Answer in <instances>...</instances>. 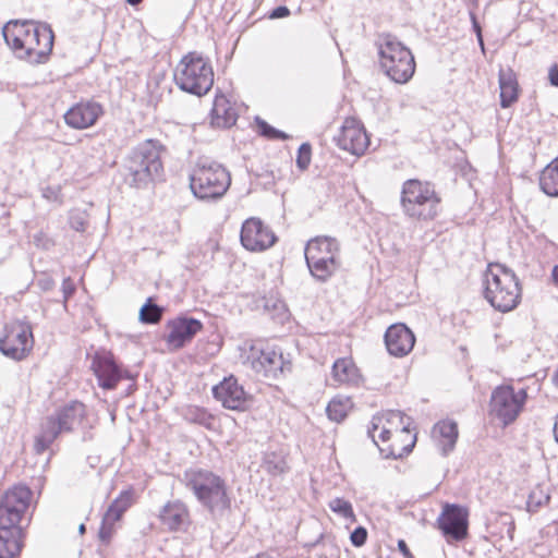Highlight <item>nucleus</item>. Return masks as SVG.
<instances>
[{
    "instance_id": "43",
    "label": "nucleus",
    "mask_w": 558,
    "mask_h": 558,
    "mask_svg": "<svg viewBox=\"0 0 558 558\" xmlns=\"http://www.w3.org/2000/svg\"><path fill=\"white\" fill-rule=\"evenodd\" d=\"M113 524L114 522H106L105 517H102L101 526L99 529V538L102 542H108L113 533Z\"/></svg>"
},
{
    "instance_id": "30",
    "label": "nucleus",
    "mask_w": 558,
    "mask_h": 558,
    "mask_svg": "<svg viewBox=\"0 0 558 558\" xmlns=\"http://www.w3.org/2000/svg\"><path fill=\"white\" fill-rule=\"evenodd\" d=\"M332 378L338 384L356 385L359 369L350 359H338L332 365Z\"/></svg>"
},
{
    "instance_id": "51",
    "label": "nucleus",
    "mask_w": 558,
    "mask_h": 558,
    "mask_svg": "<svg viewBox=\"0 0 558 558\" xmlns=\"http://www.w3.org/2000/svg\"><path fill=\"white\" fill-rule=\"evenodd\" d=\"M551 279L556 287H558V264L551 270Z\"/></svg>"
},
{
    "instance_id": "6",
    "label": "nucleus",
    "mask_w": 558,
    "mask_h": 558,
    "mask_svg": "<svg viewBox=\"0 0 558 558\" xmlns=\"http://www.w3.org/2000/svg\"><path fill=\"white\" fill-rule=\"evenodd\" d=\"M379 66L398 84L408 83L415 72V60L411 50L397 36L384 33L376 40Z\"/></svg>"
},
{
    "instance_id": "4",
    "label": "nucleus",
    "mask_w": 558,
    "mask_h": 558,
    "mask_svg": "<svg viewBox=\"0 0 558 558\" xmlns=\"http://www.w3.org/2000/svg\"><path fill=\"white\" fill-rule=\"evenodd\" d=\"M162 145L147 140L132 149L124 161V181L134 187H144L160 175L163 167L160 153Z\"/></svg>"
},
{
    "instance_id": "34",
    "label": "nucleus",
    "mask_w": 558,
    "mask_h": 558,
    "mask_svg": "<svg viewBox=\"0 0 558 558\" xmlns=\"http://www.w3.org/2000/svg\"><path fill=\"white\" fill-rule=\"evenodd\" d=\"M368 436L372 438L374 444L380 449L377 438L380 439L381 442L390 441L393 442V433L388 429L387 425L383 423L381 418H373L371 425L367 429Z\"/></svg>"
},
{
    "instance_id": "15",
    "label": "nucleus",
    "mask_w": 558,
    "mask_h": 558,
    "mask_svg": "<svg viewBox=\"0 0 558 558\" xmlns=\"http://www.w3.org/2000/svg\"><path fill=\"white\" fill-rule=\"evenodd\" d=\"M241 244L251 252H262L271 247L277 236L272 230L258 218L246 219L241 228Z\"/></svg>"
},
{
    "instance_id": "3",
    "label": "nucleus",
    "mask_w": 558,
    "mask_h": 558,
    "mask_svg": "<svg viewBox=\"0 0 558 558\" xmlns=\"http://www.w3.org/2000/svg\"><path fill=\"white\" fill-rule=\"evenodd\" d=\"M230 185L231 174L223 165L210 157L197 158L190 173V189L196 198L205 202L219 201Z\"/></svg>"
},
{
    "instance_id": "17",
    "label": "nucleus",
    "mask_w": 558,
    "mask_h": 558,
    "mask_svg": "<svg viewBox=\"0 0 558 558\" xmlns=\"http://www.w3.org/2000/svg\"><path fill=\"white\" fill-rule=\"evenodd\" d=\"M337 146L352 155H363L369 145V140L364 126L355 119H347L337 136Z\"/></svg>"
},
{
    "instance_id": "37",
    "label": "nucleus",
    "mask_w": 558,
    "mask_h": 558,
    "mask_svg": "<svg viewBox=\"0 0 558 558\" xmlns=\"http://www.w3.org/2000/svg\"><path fill=\"white\" fill-rule=\"evenodd\" d=\"M185 418L192 423L202 425L207 429L213 428L214 416L203 408H189L185 413Z\"/></svg>"
},
{
    "instance_id": "44",
    "label": "nucleus",
    "mask_w": 558,
    "mask_h": 558,
    "mask_svg": "<svg viewBox=\"0 0 558 558\" xmlns=\"http://www.w3.org/2000/svg\"><path fill=\"white\" fill-rule=\"evenodd\" d=\"M75 292V284L70 277L64 278L62 282V293L64 302H66Z\"/></svg>"
},
{
    "instance_id": "56",
    "label": "nucleus",
    "mask_w": 558,
    "mask_h": 558,
    "mask_svg": "<svg viewBox=\"0 0 558 558\" xmlns=\"http://www.w3.org/2000/svg\"><path fill=\"white\" fill-rule=\"evenodd\" d=\"M405 439H407L405 437H403V438H399V439L397 440V442L399 444V446H403V445H405V444H407V440H405Z\"/></svg>"
},
{
    "instance_id": "32",
    "label": "nucleus",
    "mask_w": 558,
    "mask_h": 558,
    "mask_svg": "<svg viewBox=\"0 0 558 558\" xmlns=\"http://www.w3.org/2000/svg\"><path fill=\"white\" fill-rule=\"evenodd\" d=\"M352 407L353 402L349 397L337 396L328 403L326 412L329 420L340 423L347 417Z\"/></svg>"
},
{
    "instance_id": "21",
    "label": "nucleus",
    "mask_w": 558,
    "mask_h": 558,
    "mask_svg": "<svg viewBox=\"0 0 558 558\" xmlns=\"http://www.w3.org/2000/svg\"><path fill=\"white\" fill-rule=\"evenodd\" d=\"M92 369L97 377L98 385L110 390L116 388L117 384L122 379V371L109 355L96 354L92 361Z\"/></svg>"
},
{
    "instance_id": "8",
    "label": "nucleus",
    "mask_w": 558,
    "mask_h": 558,
    "mask_svg": "<svg viewBox=\"0 0 558 558\" xmlns=\"http://www.w3.org/2000/svg\"><path fill=\"white\" fill-rule=\"evenodd\" d=\"M400 205L411 219L432 220L438 214L440 197L432 183L409 179L402 184Z\"/></svg>"
},
{
    "instance_id": "28",
    "label": "nucleus",
    "mask_w": 558,
    "mask_h": 558,
    "mask_svg": "<svg viewBox=\"0 0 558 558\" xmlns=\"http://www.w3.org/2000/svg\"><path fill=\"white\" fill-rule=\"evenodd\" d=\"M305 260L311 275L322 282L327 281L340 267L339 259H324L316 256L308 257L307 255L305 256Z\"/></svg>"
},
{
    "instance_id": "24",
    "label": "nucleus",
    "mask_w": 558,
    "mask_h": 558,
    "mask_svg": "<svg viewBox=\"0 0 558 558\" xmlns=\"http://www.w3.org/2000/svg\"><path fill=\"white\" fill-rule=\"evenodd\" d=\"M159 518L169 530L178 531L189 524L190 515L187 507L182 501L175 500L163 506Z\"/></svg>"
},
{
    "instance_id": "18",
    "label": "nucleus",
    "mask_w": 558,
    "mask_h": 558,
    "mask_svg": "<svg viewBox=\"0 0 558 558\" xmlns=\"http://www.w3.org/2000/svg\"><path fill=\"white\" fill-rule=\"evenodd\" d=\"M213 395L227 409L243 411L247 407V395L233 376L225 378L220 384L214 386Z\"/></svg>"
},
{
    "instance_id": "45",
    "label": "nucleus",
    "mask_w": 558,
    "mask_h": 558,
    "mask_svg": "<svg viewBox=\"0 0 558 558\" xmlns=\"http://www.w3.org/2000/svg\"><path fill=\"white\" fill-rule=\"evenodd\" d=\"M54 284H56L54 280L50 276L45 275V274L40 278L37 279V286L43 291L51 290L54 287Z\"/></svg>"
},
{
    "instance_id": "16",
    "label": "nucleus",
    "mask_w": 558,
    "mask_h": 558,
    "mask_svg": "<svg viewBox=\"0 0 558 558\" xmlns=\"http://www.w3.org/2000/svg\"><path fill=\"white\" fill-rule=\"evenodd\" d=\"M166 327L169 330L168 335L165 337L168 348L172 351H177L193 340L203 329V324L201 320L193 317L178 316L168 320Z\"/></svg>"
},
{
    "instance_id": "57",
    "label": "nucleus",
    "mask_w": 558,
    "mask_h": 558,
    "mask_svg": "<svg viewBox=\"0 0 558 558\" xmlns=\"http://www.w3.org/2000/svg\"><path fill=\"white\" fill-rule=\"evenodd\" d=\"M554 381H555L556 386L558 387V369L554 376Z\"/></svg>"
},
{
    "instance_id": "52",
    "label": "nucleus",
    "mask_w": 558,
    "mask_h": 558,
    "mask_svg": "<svg viewBox=\"0 0 558 558\" xmlns=\"http://www.w3.org/2000/svg\"><path fill=\"white\" fill-rule=\"evenodd\" d=\"M554 435H555L556 441L558 442V414H557L556 422L554 425Z\"/></svg>"
},
{
    "instance_id": "40",
    "label": "nucleus",
    "mask_w": 558,
    "mask_h": 558,
    "mask_svg": "<svg viewBox=\"0 0 558 558\" xmlns=\"http://www.w3.org/2000/svg\"><path fill=\"white\" fill-rule=\"evenodd\" d=\"M70 227L77 232H85L88 227V215L84 210L74 209L69 215Z\"/></svg>"
},
{
    "instance_id": "25",
    "label": "nucleus",
    "mask_w": 558,
    "mask_h": 558,
    "mask_svg": "<svg viewBox=\"0 0 558 558\" xmlns=\"http://www.w3.org/2000/svg\"><path fill=\"white\" fill-rule=\"evenodd\" d=\"M500 106L511 107L519 98V84L512 69H500L498 74Z\"/></svg>"
},
{
    "instance_id": "11",
    "label": "nucleus",
    "mask_w": 558,
    "mask_h": 558,
    "mask_svg": "<svg viewBox=\"0 0 558 558\" xmlns=\"http://www.w3.org/2000/svg\"><path fill=\"white\" fill-rule=\"evenodd\" d=\"M373 418H381L388 429L393 433V442L386 448H380V452L385 458L401 459L412 452L416 434L412 433L410 425L411 418L398 410H389L381 415Z\"/></svg>"
},
{
    "instance_id": "20",
    "label": "nucleus",
    "mask_w": 558,
    "mask_h": 558,
    "mask_svg": "<svg viewBox=\"0 0 558 558\" xmlns=\"http://www.w3.org/2000/svg\"><path fill=\"white\" fill-rule=\"evenodd\" d=\"M415 343V336L404 324H393L385 332L388 352L397 357L409 354Z\"/></svg>"
},
{
    "instance_id": "55",
    "label": "nucleus",
    "mask_w": 558,
    "mask_h": 558,
    "mask_svg": "<svg viewBox=\"0 0 558 558\" xmlns=\"http://www.w3.org/2000/svg\"><path fill=\"white\" fill-rule=\"evenodd\" d=\"M85 531H86V526H85V524H83V523H82V524L78 526V532H80V534H84V533H85Z\"/></svg>"
},
{
    "instance_id": "13",
    "label": "nucleus",
    "mask_w": 558,
    "mask_h": 558,
    "mask_svg": "<svg viewBox=\"0 0 558 558\" xmlns=\"http://www.w3.org/2000/svg\"><path fill=\"white\" fill-rule=\"evenodd\" d=\"M33 345V328L28 322L15 320L5 326L4 335L0 338V351L3 355L21 361L32 351Z\"/></svg>"
},
{
    "instance_id": "47",
    "label": "nucleus",
    "mask_w": 558,
    "mask_h": 558,
    "mask_svg": "<svg viewBox=\"0 0 558 558\" xmlns=\"http://www.w3.org/2000/svg\"><path fill=\"white\" fill-rule=\"evenodd\" d=\"M548 80L553 86L558 87V64H554L549 68Z\"/></svg>"
},
{
    "instance_id": "38",
    "label": "nucleus",
    "mask_w": 558,
    "mask_h": 558,
    "mask_svg": "<svg viewBox=\"0 0 558 558\" xmlns=\"http://www.w3.org/2000/svg\"><path fill=\"white\" fill-rule=\"evenodd\" d=\"M263 468L274 476L280 475L288 470L284 459L275 452L265 454Z\"/></svg>"
},
{
    "instance_id": "39",
    "label": "nucleus",
    "mask_w": 558,
    "mask_h": 558,
    "mask_svg": "<svg viewBox=\"0 0 558 558\" xmlns=\"http://www.w3.org/2000/svg\"><path fill=\"white\" fill-rule=\"evenodd\" d=\"M256 125L259 134L266 138L286 141L290 137L287 133L277 130L260 118H256Z\"/></svg>"
},
{
    "instance_id": "14",
    "label": "nucleus",
    "mask_w": 558,
    "mask_h": 558,
    "mask_svg": "<svg viewBox=\"0 0 558 558\" xmlns=\"http://www.w3.org/2000/svg\"><path fill=\"white\" fill-rule=\"evenodd\" d=\"M437 522L447 539L461 542L468 536L469 511L463 506L446 504Z\"/></svg>"
},
{
    "instance_id": "31",
    "label": "nucleus",
    "mask_w": 558,
    "mask_h": 558,
    "mask_svg": "<svg viewBox=\"0 0 558 558\" xmlns=\"http://www.w3.org/2000/svg\"><path fill=\"white\" fill-rule=\"evenodd\" d=\"M132 505V492L123 490L121 494L111 502L105 512V521L106 522H117L119 521L123 513L131 507Z\"/></svg>"
},
{
    "instance_id": "54",
    "label": "nucleus",
    "mask_w": 558,
    "mask_h": 558,
    "mask_svg": "<svg viewBox=\"0 0 558 558\" xmlns=\"http://www.w3.org/2000/svg\"><path fill=\"white\" fill-rule=\"evenodd\" d=\"M143 0H126V2L133 7L140 4Z\"/></svg>"
},
{
    "instance_id": "42",
    "label": "nucleus",
    "mask_w": 558,
    "mask_h": 558,
    "mask_svg": "<svg viewBox=\"0 0 558 558\" xmlns=\"http://www.w3.org/2000/svg\"><path fill=\"white\" fill-rule=\"evenodd\" d=\"M367 531L363 526H357L350 535V541L353 546L361 547L366 543Z\"/></svg>"
},
{
    "instance_id": "7",
    "label": "nucleus",
    "mask_w": 558,
    "mask_h": 558,
    "mask_svg": "<svg viewBox=\"0 0 558 558\" xmlns=\"http://www.w3.org/2000/svg\"><path fill=\"white\" fill-rule=\"evenodd\" d=\"M485 299L502 313L517 307L521 299V287L515 274L500 264H490L485 276Z\"/></svg>"
},
{
    "instance_id": "10",
    "label": "nucleus",
    "mask_w": 558,
    "mask_h": 558,
    "mask_svg": "<svg viewBox=\"0 0 558 558\" xmlns=\"http://www.w3.org/2000/svg\"><path fill=\"white\" fill-rule=\"evenodd\" d=\"M84 416L85 405L82 402L72 401L46 417L41 424L40 434L35 439L36 452H45L61 433H69L77 427Z\"/></svg>"
},
{
    "instance_id": "5",
    "label": "nucleus",
    "mask_w": 558,
    "mask_h": 558,
    "mask_svg": "<svg viewBox=\"0 0 558 558\" xmlns=\"http://www.w3.org/2000/svg\"><path fill=\"white\" fill-rule=\"evenodd\" d=\"M183 483L211 514H222L230 508L225 481L211 471L190 469L184 472Z\"/></svg>"
},
{
    "instance_id": "9",
    "label": "nucleus",
    "mask_w": 558,
    "mask_h": 558,
    "mask_svg": "<svg viewBox=\"0 0 558 558\" xmlns=\"http://www.w3.org/2000/svg\"><path fill=\"white\" fill-rule=\"evenodd\" d=\"M173 76L180 89L196 96L207 94L214 84V71L209 61L197 52L184 56Z\"/></svg>"
},
{
    "instance_id": "19",
    "label": "nucleus",
    "mask_w": 558,
    "mask_h": 558,
    "mask_svg": "<svg viewBox=\"0 0 558 558\" xmlns=\"http://www.w3.org/2000/svg\"><path fill=\"white\" fill-rule=\"evenodd\" d=\"M104 110L96 101H82L72 106L64 114L65 123L72 129L83 130L96 123Z\"/></svg>"
},
{
    "instance_id": "1",
    "label": "nucleus",
    "mask_w": 558,
    "mask_h": 558,
    "mask_svg": "<svg viewBox=\"0 0 558 558\" xmlns=\"http://www.w3.org/2000/svg\"><path fill=\"white\" fill-rule=\"evenodd\" d=\"M2 35L17 58L33 64L45 63L53 48V32L45 23L10 21Z\"/></svg>"
},
{
    "instance_id": "2",
    "label": "nucleus",
    "mask_w": 558,
    "mask_h": 558,
    "mask_svg": "<svg viewBox=\"0 0 558 558\" xmlns=\"http://www.w3.org/2000/svg\"><path fill=\"white\" fill-rule=\"evenodd\" d=\"M32 492L26 486H15L0 498V558H14L23 546L20 525L29 506Z\"/></svg>"
},
{
    "instance_id": "36",
    "label": "nucleus",
    "mask_w": 558,
    "mask_h": 558,
    "mask_svg": "<svg viewBox=\"0 0 558 558\" xmlns=\"http://www.w3.org/2000/svg\"><path fill=\"white\" fill-rule=\"evenodd\" d=\"M328 506L332 512L343 518L344 520H349L350 522L356 521L352 504L349 500L337 497L331 499Z\"/></svg>"
},
{
    "instance_id": "27",
    "label": "nucleus",
    "mask_w": 558,
    "mask_h": 558,
    "mask_svg": "<svg viewBox=\"0 0 558 558\" xmlns=\"http://www.w3.org/2000/svg\"><path fill=\"white\" fill-rule=\"evenodd\" d=\"M238 114L230 100L225 95H216L211 109V123L219 128L235 124Z\"/></svg>"
},
{
    "instance_id": "50",
    "label": "nucleus",
    "mask_w": 558,
    "mask_h": 558,
    "mask_svg": "<svg viewBox=\"0 0 558 558\" xmlns=\"http://www.w3.org/2000/svg\"><path fill=\"white\" fill-rule=\"evenodd\" d=\"M44 233L43 232H39L37 234L34 235V243L37 245V246H43V247H46L47 245L45 243H43V239H44Z\"/></svg>"
},
{
    "instance_id": "23",
    "label": "nucleus",
    "mask_w": 558,
    "mask_h": 558,
    "mask_svg": "<svg viewBox=\"0 0 558 558\" xmlns=\"http://www.w3.org/2000/svg\"><path fill=\"white\" fill-rule=\"evenodd\" d=\"M432 436L444 456L453 450L459 432L454 421L444 420L436 423L432 430Z\"/></svg>"
},
{
    "instance_id": "33",
    "label": "nucleus",
    "mask_w": 558,
    "mask_h": 558,
    "mask_svg": "<svg viewBox=\"0 0 558 558\" xmlns=\"http://www.w3.org/2000/svg\"><path fill=\"white\" fill-rule=\"evenodd\" d=\"M163 311V307L156 304L151 298H148L140 308V322L143 324H157L161 320Z\"/></svg>"
},
{
    "instance_id": "41",
    "label": "nucleus",
    "mask_w": 558,
    "mask_h": 558,
    "mask_svg": "<svg viewBox=\"0 0 558 558\" xmlns=\"http://www.w3.org/2000/svg\"><path fill=\"white\" fill-rule=\"evenodd\" d=\"M312 157V146L308 143H303L298 149L296 166L300 170L304 171L308 168Z\"/></svg>"
},
{
    "instance_id": "48",
    "label": "nucleus",
    "mask_w": 558,
    "mask_h": 558,
    "mask_svg": "<svg viewBox=\"0 0 558 558\" xmlns=\"http://www.w3.org/2000/svg\"><path fill=\"white\" fill-rule=\"evenodd\" d=\"M471 20H472V24H473V28L477 35V38H478V41H480V45L482 46V48L484 47V43H483V38H482V29H481V26L476 20V16L475 14L471 13Z\"/></svg>"
},
{
    "instance_id": "26",
    "label": "nucleus",
    "mask_w": 558,
    "mask_h": 558,
    "mask_svg": "<svg viewBox=\"0 0 558 558\" xmlns=\"http://www.w3.org/2000/svg\"><path fill=\"white\" fill-rule=\"evenodd\" d=\"M304 255L322 257L324 259H338L339 243L330 236H317L307 242Z\"/></svg>"
},
{
    "instance_id": "53",
    "label": "nucleus",
    "mask_w": 558,
    "mask_h": 558,
    "mask_svg": "<svg viewBox=\"0 0 558 558\" xmlns=\"http://www.w3.org/2000/svg\"><path fill=\"white\" fill-rule=\"evenodd\" d=\"M256 558H275V557H272L271 555H269L267 553H260L256 556Z\"/></svg>"
},
{
    "instance_id": "29",
    "label": "nucleus",
    "mask_w": 558,
    "mask_h": 558,
    "mask_svg": "<svg viewBox=\"0 0 558 558\" xmlns=\"http://www.w3.org/2000/svg\"><path fill=\"white\" fill-rule=\"evenodd\" d=\"M541 191L549 197H558V156L554 158L539 173Z\"/></svg>"
},
{
    "instance_id": "35",
    "label": "nucleus",
    "mask_w": 558,
    "mask_h": 558,
    "mask_svg": "<svg viewBox=\"0 0 558 558\" xmlns=\"http://www.w3.org/2000/svg\"><path fill=\"white\" fill-rule=\"evenodd\" d=\"M550 500L548 490L542 485L535 486L529 494L526 508L530 512H537L542 507Z\"/></svg>"
},
{
    "instance_id": "46",
    "label": "nucleus",
    "mask_w": 558,
    "mask_h": 558,
    "mask_svg": "<svg viewBox=\"0 0 558 558\" xmlns=\"http://www.w3.org/2000/svg\"><path fill=\"white\" fill-rule=\"evenodd\" d=\"M290 14V10L286 5L275 8L270 13V19H282Z\"/></svg>"
},
{
    "instance_id": "22",
    "label": "nucleus",
    "mask_w": 558,
    "mask_h": 558,
    "mask_svg": "<svg viewBox=\"0 0 558 558\" xmlns=\"http://www.w3.org/2000/svg\"><path fill=\"white\" fill-rule=\"evenodd\" d=\"M252 368L266 379H275L283 369L282 354L270 348L262 349L258 355H252Z\"/></svg>"
},
{
    "instance_id": "49",
    "label": "nucleus",
    "mask_w": 558,
    "mask_h": 558,
    "mask_svg": "<svg viewBox=\"0 0 558 558\" xmlns=\"http://www.w3.org/2000/svg\"><path fill=\"white\" fill-rule=\"evenodd\" d=\"M398 548L404 556V558H414V556L411 554L405 541L399 539L398 541Z\"/></svg>"
},
{
    "instance_id": "12",
    "label": "nucleus",
    "mask_w": 558,
    "mask_h": 558,
    "mask_svg": "<svg viewBox=\"0 0 558 558\" xmlns=\"http://www.w3.org/2000/svg\"><path fill=\"white\" fill-rule=\"evenodd\" d=\"M526 398L525 389L515 391L509 385L498 386L492 392L489 412L504 426H507L517 420L523 410Z\"/></svg>"
}]
</instances>
